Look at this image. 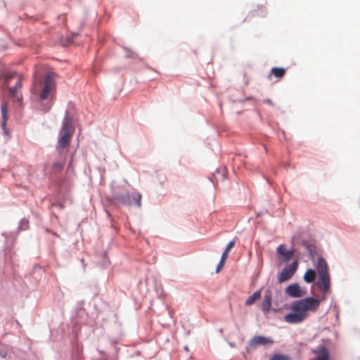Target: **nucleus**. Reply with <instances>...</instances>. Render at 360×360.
<instances>
[{"instance_id":"1","label":"nucleus","mask_w":360,"mask_h":360,"mask_svg":"<svg viewBox=\"0 0 360 360\" xmlns=\"http://www.w3.org/2000/svg\"><path fill=\"white\" fill-rule=\"evenodd\" d=\"M56 74L53 72H47L41 81H34L31 89V92L36 97V99L42 102L49 101L45 106L44 111L50 110L52 103L51 102L56 92Z\"/></svg>"},{"instance_id":"2","label":"nucleus","mask_w":360,"mask_h":360,"mask_svg":"<svg viewBox=\"0 0 360 360\" xmlns=\"http://www.w3.org/2000/svg\"><path fill=\"white\" fill-rule=\"evenodd\" d=\"M320 304V300L314 297H306L304 299L298 300L291 302L290 309L294 312L299 313L304 316V318L307 317V312L309 311H316Z\"/></svg>"},{"instance_id":"3","label":"nucleus","mask_w":360,"mask_h":360,"mask_svg":"<svg viewBox=\"0 0 360 360\" xmlns=\"http://www.w3.org/2000/svg\"><path fill=\"white\" fill-rule=\"evenodd\" d=\"M316 271L319 274L318 287L324 292H327L330 288V275L328 264L323 257H319L316 264Z\"/></svg>"},{"instance_id":"4","label":"nucleus","mask_w":360,"mask_h":360,"mask_svg":"<svg viewBox=\"0 0 360 360\" xmlns=\"http://www.w3.org/2000/svg\"><path fill=\"white\" fill-rule=\"evenodd\" d=\"M110 200L112 204L127 206L136 205L138 207L141 206V195L139 193L114 195Z\"/></svg>"},{"instance_id":"5","label":"nucleus","mask_w":360,"mask_h":360,"mask_svg":"<svg viewBox=\"0 0 360 360\" xmlns=\"http://www.w3.org/2000/svg\"><path fill=\"white\" fill-rule=\"evenodd\" d=\"M22 78L16 72L8 73L4 76V85L8 89L10 96L15 97L22 86Z\"/></svg>"},{"instance_id":"6","label":"nucleus","mask_w":360,"mask_h":360,"mask_svg":"<svg viewBox=\"0 0 360 360\" xmlns=\"http://www.w3.org/2000/svg\"><path fill=\"white\" fill-rule=\"evenodd\" d=\"M297 265L298 263L297 261H295L292 264L288 265L285 268H283L281 272L278 276V282L279 283H282L290 279L296 272L297 269Z\"/></svg>"},{"instance_id":"7","label":"nucleus","mask_w":360,"mask_h":360,"mask_svg":"<svg viewBox=\"0 0 360 360\" xmlns=\"http://www.w3.org/2000/svg\"><path fill=\"white\" fill-rule=\"evenodd\" d=\"M274 341L267 337H264L262 335H258L253 337L248 345V350H251L255 349L259 345H272Z\"/></svg>"},{"instance_id":"8","label":"nucleus","mask_w":360,"mask_h":360,"mask_svg":"<svg viewBox=\"0 0 360 360\" xmlns=\"http://www.w3.org/2000/svg\"><path fill=\"white\" fill-rule=\"evenodd\" d=\"M285 293L291 297H301L306 295L305 289L302 288L298 283H292L285 288Z\"/></svg>"},{"instance_id":"9","label":"nucleus","mask_w":360,"mask_h":360,"mask_svg":"<svg viewBox=\"0 0 360 360\" xmlns=\"http://www.w3.org/2000/svg\"><path fill=\"white\" fill-rule=\"evenodd\" d=\"M271 299H272V292L271 289H267L265 290L263 302L262 304V310L264 314H267L269 312L271 307Z\"/></svg>"},{"instance_id":"10","label":"nucleus","mask_w":360,"mask_h":360,"mask_svg":"<svg viewBox=\"0 0 360 360\" xmlns=\"http://www.w3.org/2000/svg\"><path fill=\"white\" fill-rule=\"evenodd\" d=\"M61 136L58 139V152L63 155L64 149L69 145L71 141L72 135L70 134L61 133Z\"/></svg>"},{"instance_id":"11","label":"nucleus","mask_w":360,"mask_h":360,"mask_svg":"<svg viewBox=\"0 0 360 360\" xmlns=\"http://www.w3.org/2000/svg\"><path fill=\"white\" fill-rule=\"evenodd\" d=\"M305 319L304 318V316L302 314H300L299 313L294 312V313H290L286 314L284 316V320L291 324H295L299 323L303 321Z\"/></svg>"},{"instance_id":"12","label":"nucleus","mask_w":360,"mask_h":360,"mask_svg":"<svg viewBox=\"0 0 360 360\" xmlns=\"http://www.w3.org/2000/svg\"><path fill=\"white\" fill-rule=\"evenodd\" d=\"M277 253L279 256L283 257V261L288 262L292 259L294 255V252L292 250H285L284 245H280L277 248Z\"/></svg>"},{"instance_id":"13","label":"nucleus","mask_w":360,"mask_h":360,"mask_svg":"<svg viewBox=\"0 0 360 360\" xmlns=\"http://www.w3.org/2000/svg\"><path fill=\"white\" fill-rule=\"evenodd\" d=\"M74 131V129L72 127V118L68 115H66L63 121V126L61 129V133H66L72 134Z\"/></svg>"},{"instance_id":"14","label":"nucleus","mask_w":360,"mask_h":360,"mask_svg":"<svg viewBox=\"0 0 360 360\" xmlns=\"http://www.w3.org/2000/svg\"><path fill=\"white\" fill-rule=\"evenodd\" d=\"M65 162V158L64 157L60 161H56L53 162L51 165V172L54 174H56L63 171L64 168Z\"/></svg>"},{"instance_id":"15","label":"nucleus","mask_w":360,"mask_h":360,"mask_svg":"<svg viewBox=\"0 0 360 360\" xmlns=\"http://www.w3.org/2000/svg\"><path fill=\"white\" fill-rule=\"evenodd\" d=\"M303 278L304 281L307 283L314 282L316 278V273L314 270L308 269L304 274Z\"/></svg>"},{"instance_id":"16","label":"nucleus","mask_w":360,"mask_h":360,"mask_svg":"<svg viewBox=\"0 0 360 360\" xmlns=\"http://www.w3.org/2000/svg\"><path fill=\"white\" fill-rule=\"evenodd\" d=\"M1 112L2 115V127L5 130L6 126V122L8 120V114H7V105L6 103H3L1 107Z\"/></svg>"},{"instance_id":"17","label":"nucleus","mask_w":360,"mask_h":360,"mask_svg":"<svg viewBox=\"0 0 360 360\" xmlns=\"http://www.w3.org/2000/svg\"><path fill=\"white\" fill-rule=\"evenodd\" d=\"M261 297L260 290L255 291L251 296L248 297L245 301L246 305H251L258 300Z\"/></svg>"},{"instance_id":"18","label":"nucleus","mask_w":360,"mask_h":360,"mask_svg":"<svg viewBox=\"0 0 360 360\" xmlns=\"http://www.w3.org/2000/svg\"><path fill=\"white\" fill-rule=\"evenodd\" d=\"M285 69L283 68H273L271 70V73L277 78H282L285 74Z\"/></svg>"},{"instance_id":"19","label":"nucleus","mask_w":360,"mask_h":360,"mask_svg":"<svg viewBox=\"0 0 360 360\" xmlns=\"http://www.w3.org/2000/svg\"><path fill=\"white\" fill-rule=\"evenodd\" d=\"M228 257H229V255L226 252H223L221 257V260H220V262L217 267V269H216L217 273H219L221 270Z\"/></svg>"},{"instance_id":"20","label":"nucleus","mask_w":360,"mask_h":360,"mask_svg":"<svg viewBox=\"0 0 360 360\" xmlns=\"http://www.w3.org/2000/svg\"><path fill=\"white\" fill-rule=\"evenodd\" d=\"M270 360H290L289 356L283 354H276Z\"/></svg>"},{"instance_id":"21","label":"nucleus","mask_w":360,"mask_h":360,"mask_svg":"<svg viewBox=\"0 0 360 360\" xmlns=\"http://www.w3.org/2000/svg\"><path fill=\"white\" fill-rule=\"evenodd\" d=\"M316 360H328V354L326 349L321 351Z\"/></svg>"},{"instance_id":"22","label":"nucleus","mask_w":360,"mask_h":360,"mask_svg":"<svg viewBox=\"0 0 360 360\" xmlns=\"http://www.w3.org/2000/svg\"><path fill=\"white\" fill-rule=\"evenodd\" d=\"M234 245H235V242L233 240L230 241L227 244L226 248L224 252H226L229 255L230 250L234 246Z\"/></svg>"},{"instance_id":"23","label":"nucleus","mask_w":360,"mask_h":360,"mask_svg":"<svg viewBox=\"0 0 360 360\" xmlns=\"http://www.w3.org/2000/svg\"><path fill=\"white\" fill-rule=\"evenodd\" d=\"M0 355H1L3 358H5V357H6V353H5V352H4V353H3V352H1V353H0Z\"/></svg>"}]
</instances>
